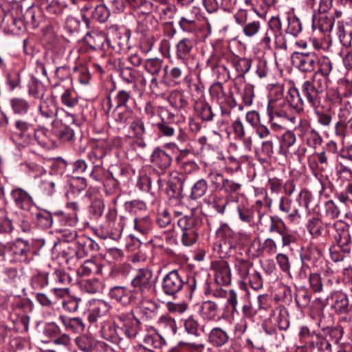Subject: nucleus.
Returning a JSON list of instances; mask_svg holds the SVG:
<instances>
[{"instance_id":"obj_5","label":"nucleus","mask_w":352,"mask_h":352,"mask_svg":"<svg viewBox=\"0 0 352 352\" xmlns=\"http://www.w3.org/2000/svg\"><path fill=\"white\" fill-rule=\"evenodd\" d=\"M44 244V240H24L19 238L8 245L7 256L15 262L29 263L38 254Z\"/></svg>"},{"instance_id":"obj_8","label":"nucleus","mask_w":352,"mask_h":352,"mask_svg":"<svg viewBox=\"0 0 352 352\" xmlns=\"http://www.w3.org/2000/svg\"><path fill=\"white\" fill-rule=\"evenodd\" d=\"M183 325L185 332L196 339L193 342L181 341L179 342V346H184L186 350L190 352H203L205 344L199 339L201 333L198 320L193 316H190L184 320Z\"/></svg>"},{"instance_id":"obj_41","label":"nucleus","mask_w":352,"mask_h":352,"mask_svg":"<svg viewBox=\"0 0 352 352\" xmlns=\"http://www.w3.org/2000/svg\"><path fill=\"white\" fill-rule=\"evenodd\" d=\"M134 229L142 235H146L151 230L153 223L148 216L133 219Z\"/></svg>"},{"instance_id":"obj_2","label":"nucleus","mask_w":352,"mask_h":352,"mask_svg":"<svg viewBox=\"0 0 352 352\" xmlns=\"http://www.w3.org/2000/svg\"><path fill=\"white\" fill-rule=\"evenodd\" d=\"M113 324L104 325L100 330L102 337L106 340L121 346L122 335L129 339L135 338L141 327L140 320L133 311L118 312L113 315Z\"/></svg>"},{"instance_id":"obj_60","label":"nucleus","mask_w":352,"mask_h":352,"mask_svg":"<svg viewBox=\"0 0 352 352\" xmlns=\"http://www.w3.org/2000/svg\"><path fill=\"white\" fill-rule=\"evenodd\" d=\"M102 183L106 194L111 195L115 192L119 188L120 182L112 174L107 173Z\"/></svg>"},{"instance_id":"obj_45","label":"nucleus","mask_w":352,"mask_h":352,"mask_svg":"<svg viewBox=\"0 0 352 352\" xmlns=\"http://www.w3.org/2000/svg\"><path fill=\"white\" fill-rule=\"evenodd\" d=\"M10 105L15 114L25 115L30 109L29 102L22 98H14L10 100Z\"/></svg>"},{"instance_id":"obj_12","label":"nucleus","mask_w":352,"mask_h":352,"mask_svg":"<svg viewBox=\"0 0 352 352\" xmlns=\"http://www.w3.org/2000/svg\"><path fill=\"white\" fill-rule=\"evenodd\" d=\"M287 102L288 101L287 100ZM291 107L289 102L287 104L285 103L283 108L278 107L267 108L269 122L272 126H280V122L284 120H288L293 124L296 122V117L286 110L285 107Z\"/></svg>"},{"instance_id":"obj_42","label":"nucleus","mask_w":352,"mask_h":352,"mask_svg":"<svg viewBox=\"0 0 352 352\" xmlns=\"http://www.w3.org/2000/svg\"><path fill=\"white\" fill-rule=\"evenodd\" d=\"M197 116L203 121L210 122L213 120L214 113L210 105L206 102H200L195 106Z\"/></svg>"},{"instance_id":"obj_64","label":"nucleus","mask_w":352,"mask_h":352,"mask_svg":"<svg viewBox=\"0 0 352 352\" xmlns=\"http://www.w3.org/2000/svg\"><path fill=\"white\" fill-rule=\"evenodd\" d=\"M261 30V22L258 20L248 21L243 26V33L248 38H252L258 34Z\"/></svg>"},{"instance_id":"obj_29","label":"nucleus","mask_w":352,"mask_h":352,"mask_svg":"<svg viewBox=\"0 0 352 352\" xmlns=\"http://www.w3.org/2000/svg\"><path fill=\"white\" fill-rule=\"evenodd\" d=\"M184 187V177H173L167 183L166 192L170 197L179 198L182 195Z\"/></svg>"},{"instance_id":"obj_38","label":"nucleus","mask_w":352,"mask_h":352,"mask_svg":"<svg viewBox=\"0 0 352 352\" xmlns=\"http://www.w3.org/2000/svg\"><path fill=\"white\" fill-rule=\"evenodd\" d=\"M208 189V184L206 179L197 180L191 187L189 198L191 200H197L204 197Z\"/></svg>"},{"instance_id":"obj_22","label":"nucleus","mask_w":352,"mask_h":352,"mask_svg":"<svg viewBox=\"0 0 352 352\" xmlns=\"http://www.w3.org/2000/svg\"><path fill=\"white\" fill-rule=\"evenodd\" d=\"M200 315L204 320L216 321L223 318L220 314V309L217 303L212 300H206L202 302L200 307Z\"/></svg>"},{"instance_id":"obj_27","label":"nucleus","mask_w":352,"mask_h":352,"mask_svg":"<svg viewBox=\"0 0 352 352\" xmlns=\"http://www.w3.org/2000/svg\"><path fill=\"white\" fill-rule=\"evenodd\" d=\"M58 318L67 331L80 333L83 332L85 329V324L80 318H68L60 315Z\"/></svg>"},{"instance_id":"obj_62","label":"nucleus","mask_w":352,"mask_h":352,"mask_svg":"<svg viewBox=\"0 0 352 352\" xmlns=\"http://www.w3.org/2000/svg\"><path fill=\"white\" fill-rule=\"evenodd\" d=\"M82 288L89 294H96L101 292L102 283L98 278H91L83 281Z\"/></svg>"},{"instance_id":"obj_33","label":"nucleus","mask_w":352,"mask_h":352,"mask_svg":"<svg viewBox=\"0 0 352 352\" xmlns=\"http://www.w3.org/2000/svg\"><path fill=\"white\" fill-rule=\"evenodd\" d=\"M47 133L48 131L44 127L38 126L36 129H33L31 134L32 139L31 145H34L36 143L42 148H49L50 139L47 136Z\"/></svg>"},{"instance_id":"obj_40","label":"nucleus","mask_w":352,"mask_h":352,"mask_svg":"<svg viewBox=\"0 0 352 352\" xmlns=\"http://www.w3.org/2000/svg\"><path fill=\"white\" fill-rule=\"evenodd\" d=\"M74 342L83 352H91L96 347V341L94 338L86 334L76 337Z\"/></svg>"},{"instance_id":"obj_21","label":"nucleus","mask_w":352,"mask_h":352,"mask_svg":"<svg viewBox=\"0 0 352 352\" xmlns=\"http://www.w3.org/2000/svg\"><path fill=\"white\" fill-rule=\"evenodd\" d=\"M68 208L72 210L71 212H57L54 214V218L63 226L74 227L78 222L76 211L78 210V205L76 202H72L68 204Z\"/></svg>"},{"instance_id":"obj_58","label":"nucleus","mask_w":352,"mask_h":352,"mask_svg":"<svg viewBox=\"0 0 352 352\" xmlns=\"http://www.w3.org/2000/svg\"><path fill=\"white\" fill-rule=\"evenodd\" d=\"M316 254H319L318 248L311 246L302 247L300 253L302 267H307V262L314 260Z\"/></svg>"},{"instance_id":"obj_1","label":"nucleus","mask_w":352,"mask_h":352,"mask_svg":"<svg viewBox=\"0 0 352 352\" xmlns=\"http://www.w3.org/2000/svg\"><path fill=\"white\" fill-rule=\"evenodd\" d=\"M184 287L188 289L190 296H192L197 288L203 289L206 294L209 293L208 274H195L191 276H185L179 270H173L162 278L161 289L166 296L175 299Z\"/></svg>"},{"instance_id":"obj_54","label":"nucleus","mask_w":352,"mask_h":352,"mask_svg":"<svg viewBox=\"0 0 352 352\" xmlns=\"http://www.w3.org/2000/svg\"><path fill=\"white\" fill-rule=\"evenodd\" d=\"M29 94L40 100L45 99V87L40 81L33 79L29 85Z\"/></svg>"},{"instance_id":"obj_34","label":"nucleus","mask_w":352,"mask_h":352,"mask_svg":"<svg viewBox=\"0 0 352 352\" xmlns=\"http://www.w3.org/2000/svg\"><path fill=\"white\" fill-rule=\"evenodd\" d=\"M107 155V150L103 142L96 144L88 153L87 157L94 165L100 164L102 166L103 159Z\"/></svg>"},{"instance_id":"obj_63","label":"nucleus","mask_w":352,"mask_h":352,"mask_svg":"<svg viewBox=\"0 0 352 352\" xmlns=\"http://www.w3.org/2000/svg\"><path fill=\"white\" fill-rule=\"evenodd\" d=\"M179 25L184 32L194 34L198 30L197 21L195 19H188L186 16H182L179 21Z\"/></svg>"},{"instance_id":"obj_15","label":"nucleus","mask_w":352,"mask_h":352,"mask_svg":"<svg viewBox=\"0 0 352 352\" xmlns=\"http://www.w3.org/2000/svg\"><path fill=\"white\" fill-rule=\"evenodd\" d=\"M10 195L16 207L23 210L31 212L36 207L32 196L21 188H14Z\"/></svg>"},{"instance_id":"obj_20","label":"nucleus","mask_w":352,"mask_h":352,"mask_svg":"<svg viewBox=\"0 0 352 352\" xmlns=\"http://www.w3.org/2000/svg\"><path fill=\"white\" fill-rule=\"evenodd\" d=\"M195 46V41L192 38H184L176 45V57L186 63L193 56L192 52Z\"/></svg>"},{"instance_id":"obj_31","label":"nucleus","mask_w":352,"mask_h":352,"mask_svg":"<svg viewBox=\"0 0 352 352\" xmlns=\"http://www.w3.org/2000/svg\"><path fill=\"white\" fill-rule=\"evenodd\" d=\"M337 34L340 43L345 47L351 45L352 43V25L343 22H338Z\"/></svg>"},{"instance_id":"obj_59","label":"nucleus","mask_w":352,"mask_h":352,"mask_svg":"<svg viewBox=\"0 0 352 352\" xmlns=\"http://www.w3.org/2000/svg\"><path fill=\"white\" fill-rule=\"evenodd\" d=\"M311 300V294L305 288L298 289L295 294V301L300 308L307 307Z\"/></svg>"},{"instance_id":"obj_32","label":"nucleus","mask_w":352,"mask_h":352,"mask_svg":"<svg viewBox=\"0 0 352 352\" xmlns=\"http://www.w3.org/2000/svg\"><path fill=\"white\" fill-rule=\"evenodd\" d=\"M303 138L306 144L314 149H316L322 143V137L315 129L308 127L303 131Z\"/></svg>"},{"instance_id":"obj_46","label":"nucleus","mask_w":352,"mask_h":352,"mask_svg":"<svg viewBox=\"0 0 352 352\" xmlns=\"http://www.w3.org/2000/svg\"><path fill=\"white\" fill-rule=\"evenodd\" d=\"M30 285L34 289H43L47 285H50L48 278V274L45 272H38L33 275L30 279Z\"/></svg>"},{"instance_id":"obj_37","label":"nucleus","mask_w":352,"mask_h":352,"mask_svg":"<svg viewBox=\"0 0 352 352\" xmlns=\"http://www.w3.org/2000/svg\"><path fill=\"white\" fill-rule=\"evenodd\" d=\"M157 325L168 334L175 335L177 332L175 320L167 314L160 317Z\"/></svg>"},{"instance_id":"obj_3","label":"nucleus","mask_w":352,"mask_h":352,"mask_svg":"<svg viewBox=\"0 0 352 352\" xmlns=\"http://www.w3.org/2000/svg\"><path fill=\"white\" fill-rule=\"evenodd\" d=\"M324 94L287 93L286 98L289 106L297 113L304 111L305 102L313 109L317 122L324 127H329L332 122L329 110L322 111V98Z\"/></svg>"},{"instance_id":"obj_53","label":"nucleus","mask_w":352,"mask_h":352,"mask_svg":"<svg viewBox=\"0 0 352 352\" xmlns=\"http://www.w3.org/2000/svg\"><path fill=\"white\" fill-rule=\"evenodd\" d=\"M110 15V11L103 4L97 3L95 8L93 10L91 15L89 16V19L98 21L100 23L105 22Z\"/></svg>"},{"instance_id":"obj_18","label":"nucleus","mask_w":352,"mask_h":352,"mask_svg":"<svg viewBox=\"0 0 352 352\" xmlns=\"http://www.w3.org/2000/svg\"><path fill=\"white\" fill-rule=\"evenodd\" d=\"M120 76L124 82L133 85V87H145L146 85V80L143 74L131 67H124L120 68Z\"/></svg>"},{"instance_id":"obj_7","label":"nucleus","mask_w":352,"mask_h":352,"mask_svg":"<svg viewBox=\"0 0 352 352\" xmlns=\"http://www.w3.org/2000/svg\"><path fill=\"white\" fill-rule=\"evenodd\" d=\"M55 76L60 79V82H56L52 87L53 94H60L61 103L68 107L74 108L78 104V98L77 94L74 90L70 87H66L62 85L64 80H68L71 82L67 68L66 67H58L55 71Z\"/></svg>"},{"instance_id":"obj_57","label":"nucleus","mask_w":352,"mask_h":352,"mask_svg":"<svg viewBox=\"0 0 352 352\" xmlns=\"http://www.w3.org/2000/svg\"><path fill=\"white\" fill-rule=\"evenodd\" d=\"M104 210V204L101 199H95L91 201L89 207V212L91 218L94 219H99L103 214Z\"/></svg>"},{"instance_id":"obj_51","label":"nucleus","mask_w":352,"mask_h":352,"mask_svg":"<svg viewBox=\"0 0 352 352\" xmlns=\"http://www.w3.org/2000/svg\"><path fill=\"white\" fill-rule=\"evenodd\" d=\"M168 102L176 109H183L188 105L187 98L184 93L179 91L171 93L168 98Z\"/></svg>"},{"instance_id":"obj_25","label":"nucleus","mask_w":352,"mask_h":352,"mask_svg":"<svg viewBox=\"0 0 352 352\" xmlns=\"http://www.w3.org/2000/svg\"><path fill=\"white\" fill-rule=\"evenodd\" d=\"M151 162L160 170H164L170 166L172 157L165 151L157 147L151 154Z\"/></svg>"},{"instance_id":"obj_56","label":"nucleus","mask_w":352,"mask_h":352,"mask_svg":"<svg viewBox=\"0 0 352 352\" xmlns=\"http://www.w3.org/2000/svg\"><path fill=\"white\" fill-rule=\"evenodd\" d=\"M144 342L149 349H161L166 344L165 339L158 334L146 336Z\"/></svg>"},{"instance_id":"obj_49","label":"nucleus","mask_w":352,"mask_h":352,"mask_svg":"<svg viewBox=\"0 0 352 352\" xmlns=\"http://www.w3.org/2000/svg\"><path fill=\"white\" fill-rule=\"evenodd\" d=\"M81 242L80 238H78L67 251L63 252V254L66 256L69 255L71 258L73 257V256H76L77 258L88 254L85 247Z\"/></svg>"},{"instance_id":"obj_13","label":"nucleus","mask_w":352,"mask_h":352,"mask_svg":"<svg viewBox=\"0 0 352 352\" xmlns=\"http://www.w3.org/2000/svg\"><path fill=\"white\" fill-rule=\"evenodd\" d=\"M84 41L94 50L107 51L111 45V41L107 38L105 34L98 31L88 32L84 37Z\"/></svg>"},{"instance_id":"obj_50","label":"nucleus","mask_w":352,"mask_h":352,"mask_svg":"<svg viewBox=\"0 0 352 352\" xmlns=\"http://www.w3.org/2000/svg\"><path fill=\"white\" fill-rule=\"evenodd\" d=\"M287 27L286 33L294 36H297L302 32V23L300 19L294 15H289L287 17Z\"/></svg>"},{"instance_id":"obj_6","label":"nucleus","mask_w":352,"mask_h":352,"mask_svg":"<svg viewBox=\"0 0 352 352\" xmlns=\"http://www.w3.org/2000/svg\"><path fill=\"white\" fill-rule=\"evenodd\" d=\"M153 272L146 267L139 269L131 280V286L138 303L146 302L152 296L155 289Z\"/></svg>"},{"instance_id":"obj_28","label":"nucleus","mask_w":352,"mask_h":352,"mask_svg":"<svg viewBox=\"0 0 352 352\" xmlns=\"http://www.w3.org/2000/svg\"><path fill=\"white\" fill-rule=\"evenodd\" d=\"M34 220L42 228H49L52 226L54 219L52 214L45 210H39L36 207L31 212Z\"/></svg>"},{"instance_id":"obj_55","label":"nucleus","mask_w":352,"mask_h":352,"mask_svg":"<svg viewBox=\"0 0 352 352\" xmlns=\"http://www.w3.org/2000/svg\"><path fill=\"white\" fill-rule=\"evenodd\" d=\"M66 7L67 4L61 2L60 0H51L45 6V10L49 14L59 17L63 15Z\"/></svg>"},{"instance_id":"obj_19","label":"nucleus","mask_w":352,"mask_h":352,"mask_svg":"<svg viewBox=\"0 0 352 352\" xmlns=\"http://www.w3.org/2000/svg\"><path fill=\"white\" fill-rule=\"evenodd\" d=\"M58 113L56 104L51 100L43 99L38 105L39 119L45 123L53 124Z\"/></svg>"},{"instance_id":"obj_16","label":"nucleus","mask_w":352,"mask_h":352,"mask_svg":"<svg viewBox=\"0 0 352 352\" xmlns=\"http://www.w3.org/2000/svg\"><path fill=\"white\" fill-rule=\"evenodd\" d=\"M109 296L124 306L138 303L131 290L124 286L111 287L109 292Z\"/></svg>"},{"instance_id":"obj_11","label":"nucleus","mask_w":352,"mask_h":352,"mask_svg":"<svg viewBox=\"0 0 352 352\" xmlns=\"http://www.w3.org/2000/svg\"><path fill=\"white\" fill-rule=\"evenodd\" d=\"M327 305L338 314H349L352 311V305L349 303L347 295L336 291L326 298Z\"/></svg>"},{"instance_id":"obj_43","label":"nucleus","mask_w":352,"mask_h":352,"mask_svg":"<svg viewBox=\"0 0 352 352\" xmlns=\"http://www.w3.org/2000/svg\"><path fill=\"white\" fill-rule=\"evenodd\" d=\"M235 269L241 278L245 280L249 274L254 270L253 263L249 260L236 259Z\"/></svg>"},{"instance_id":"obj_35","label":"nucleus","mask_w":352,"mask_h":352,"mask_svg":"<svg viewBox=\"0 0 352 352\" xmlns=\"http://www.w3.org/2000/svg\"><path fill=\"white\" fill-rule=\"evenodd\" d=\"M336 144L334 142L331 141L326 144L322 151L316 153L318 162L321 165L322 169L327 167L329 165V158L333 153L336 152Z\"/></svg>"},{"instance_id":"obj_30","label":"nucleus","mask_w":352,"mask_h":352,"mask_svg":"<svg viewBox=\"0 0 352 352\" xmlns=\"http://www.w3.org/2000/svg\"><path fill=\"white\" fill-rule=\"evenodd\" d=\"M1 279L6 285L16 287L21 283V274L15 267H7L2 272Z\"/></svg>"},{"instance_id":"obj_47","label":"nucleus","mask_w":352,"mask_h":352,"mask_svg":"<svg viewBox=\"0 0 352 352\" xmlns=\"http://www.w3.org/2000/svg\"><path fill=\"white\" fill-rule=\"evenodd\" d=\"M129 130L133 136L139 140H142L146 133L144 122L142 118L136 117L130 124Z\"/></svg>"},{"instance_id":"obj_48","label":"nucleus","mask_w":352,"mask_h":352,"mask_svg":"<svg viewBox=\"0 0 352 352\" xmlns=\"http://www.w3.org/2000/svg\"><path fill=\"white\" fill-rule=\"evenodd\" d=\"M111 42V45L109 46V49L112 48L116 53L120 54L125 52L129 47V36L126 34L122 36L120 34H118L116 38Z\"/></svg>"},{"instance_id":"obj_10","label":"nucleus","mask_w":352,"mask_h":352,"mask_svg":"<svg viewBox=\"0 0 352 352\" xmlns=\"http://www.w3.org/2000/svg\"><path fill=\"white\" fill-rule=\"evenodd\" d=\"M292 65L301 72L310 73L314 71L318 56L314 52H294L291 56Z\"/></svg>"},{"instance_id":"obj_52","label":"nucleus","mask_w":352,"mask_h":352,"mask_svg":"<svg viewBox=\"0 0 352 352\" xmlns=\"http://www.w3.org/2000/svg\"><path fill=\"white\" fill-rule=\"evenodd\" d=\"M201 223V222L199 219L193 217L188 216L182 217L177 221V225L182 232L188 231L191 229L199 228Z\"/></svg>"},{"instance_id":"obj_44","label":"nucleus","mask_w":352,"mask_h":352,"mask_svg":"<svg viewBox=\"0 0 352 352\" xmlns=\"http://www.w3.org/2000/svg\"><path fill=\"white\" fill-rule=\"evenodd\" d=\"M72 281L70 276L62 270H56L52 274L50 286L62 287L69 284Z\"/></svg>"},{"instance_id":"obj_9","label":"nucleus","mask_w":352,"mask_h":352,"mask_svg":"<svg viewBox=\"0 0 352 352\" xmlns=\"http://www.w3.org/2000/svg\"><path fill=\"white\" fill-rule=\"evenodd\" d=\"M33 125L22 119L14 121L13 129L10 130V139L23 146L31 145V134Z\"/></svg>"},{"instance_id":"obj_61","label":"nucleus","mask_w":352,"mask_h":352,"mask_svg":"<svg viewBox=\"0 0 352 352\" xmlns=\"http://www.w3.org/2000/svg\"><path fill=\"white\" fill-rule=\"evenodd\" d=\"M162 60L155 58L146 59L144 61V67L145 70L153 76L157 75L162 67Z\"/></svg>"},{"instance_id":"obj_23","label":"nucleus","mask_w":352,"mask_h":352,"mask_svg":"<svg viewBox=\"0 0 352 352\" xmlns=\"http://www.w3.org/2000/svg\"><path fill=\"white\" fill-rule=\"evenodd\" d=\"M58 184V180L56 175L45 173L41 177L38 190L43 196H51L55 192L56 186Z\"/></svg>"},{"instance_id":"obj_17","label":"nucleus","mask_w":352,"mask_h":352,"mask_svg":"<svg viewBox=\"0 0 352 352\" xmlns=\"http://www.w3.org/2000/svg\"><path fill=\"white\" fill-rule=\"evenodd\" d=\"M175 116L173 113H169L166 119L160 118V121L152 123L155 126L159 135L166 138L173 137L179 129V124L175 120Z\"/></svg>"},{"instance_id":"obj_39","label":"nucleus","mask_w":352,"mask_h":352,"mask_svg":"<svg viewBox=\"0 0 352 352\" xmlns=\"http://www.w3.org/2000/svg\"><path fill=\"white\" fill-rule=\"evenodd\" d=\"M237 212L242 222L247 223L250 226H254L256 219L253 208L247 207L244 205H239L237 207Z\"/></svg>"},{"instance_id":"obj_4","label":"nucleus","mask_w":352,"mask_h":352,"mask_svg":"<svg viewBox=\"0 0 352 352\" xmlns=\"http://www.w3.org/2000/svg\"><path fill=\"white\" fill-rule=\"evenodd\" d=\"M318 69L314 72L311 80H307L298 86L291 87L287 93L324 94L329 81L333 65L329 58L318 59Z\"/></svg>"},{"instance_id":"obj_26","label":"nucleus","mask_w":352,"mask_h":352,"mask_svg":"<svg viewBox=\"0 0 352 352\" xmlns=\"http://www.w3.org/2000/svg\"><path fill=\"white\" fill-rule=\"evenodd\" d=\"M334 25L333 16L325 13H318L313 15V28H318L322 32H330Z\"/></svg>"},{"instance_id":"obj_14","label":"nucleus","mask_w":352,"mask_h":352,"mask_svg":"<svg viewBox=\"0 0 352 352\" xmlns=\"http://www.w3.org/2000/svg\"><path fill=\"white\" fill-rule=\"evenodd\" d=\"M215 272L214 280L219 285H228L231 283L232 274L228 263L225 260H218L212 263Z\"/></svg>"},{"instance_id":"obj_24","label":"nucleus","mask_w":352,"mask_h":352,"mask_svg":"<svg viewBox=\"0 0 352 352\" xmlns=\"http://www.w3.org/2000/svg\"><path fill=\"white\" fill-rule=\"evenodd\" d=\"M230 336L223 329L216 327L212 328L208 334V342L215 347H221L228 343Z\"/></svg>"},{"instance_id":"obj_36","label":"nucleus","mask_w":352,"mask_h":352,"mask_svg":"<svg viewBox=\"0 0 352 352\" xmlns=\"http://www.w3.org/2000/svg\"><path fill=\"white\" fill-rule=\"evenodd\" d=\"M340 120L335 125L336 135L341 138L352 133V117L346 120L344 115H339Z\"/></svg>"}]
</instances>
